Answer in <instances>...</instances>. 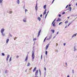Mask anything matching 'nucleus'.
Wrapping results in <instances>:
<instances>
[{"mask_svg": "<svg viewBox=\"0 0 77 77\" xmlns=\"http://www.w3.org/2000/svg\"><path fill=\"white\" fill-rule=\"evenodd\" d=\"M49 45H50L49 44H48L46 46L45 49L46 50H47V49H48V46H49Z\"/></svg>", "mask_w": 77, "mask_h": 77, "instance_id": "3", "label": "nucleus"}, {"mask_svg": "<svg viewBox=\"0 0 77 77\" xmlns=\"http://www.w3.org/2000/svg\"><path fill=\"white\" fill-rule=\"evenodd\" d=\"M28 55H27L26 57V58L25 59V61H27V60H28Z\"/></svg>", "mask_w": 77, "mask_h": 77, "instance_id": "11", "label": "nucleus"}, {"mask_svg": "<svg viewBox=\"0 0 77 77\" xmlns=\"http://www.w3.org/2000/svg\"><path fill=\"white\" fill-rule=\"evenodd\" d=\"M0 4L1 6L3 5V0H0Z\"/></svg>", "mask_w": 77, "mask_h": 77, "instance_id": "5", "label": "nucleus"}, {"mask_svg": "<svg viewBox=\"0 0 77 77\" xmlns=\"http://www.w3.org/2000/svg\"><path fill=\"white\" fill-rule=\"evenodd\" d=\"M41 30L40 29L38 32V37H39V36L40 35V33H41Z\"/></svg>", "mask_w": 77, "mask_h": 77, "instance_id": "7", "label": "nucleus"}, {"mask_svg": "<svg viewBox=\"0 0 77 77\" xmlns=\"http://www.w3.org/2000/svg\"><path fill=\"white\" fill-rule=\"evenodd\" d=\"M68 23V21H66L65 22V24H67V23Z\"/></svg>", "mask_w": 77, "mask_h": 77, "instance_id": "31", "label": "nucleus"}, {"mask_svg": "<svg viewBox=\"0 0 77 77\" xmlns=\"http://www.w3.org/2000/svg\"><path fill=\"white\" fill-rule=\"evenodd\" d=\"M66 64V66H68V65L67 64V63H65Z\"/></svg>", "mask_w": 77, "mask_h": 77, "instance_id": "40", "label": "nucleus"}, {"mask_svg": "<svg viewBox=\"0 0 77 77\" xmlns=\"http://www.w3.org/2000/svg\"><path fill=\"white\" fill-rule=\"evenodd\" d=\"M16 39H17V37H15V38H14V40H16Z\"/></svg>", "mask_w": 77, "mask_h": 77, "instance_id": "48", "label": "nucleus"}, {"mask_svg": "<svg viewBox=\"0 0 77 77\" xmlns=\"http://www.w3.org/2000/svg\"><path fill=\"white\" fill-rule=\"evenodd\" d=\"M4 31H5V29H1V33H4Z\"/></svg>", "mask_w": 77, "mask_h": 77, "instance_id": "6", "label": "nucleus"}, {"mask_svg": "<svg viewBox=\"0 0 77 77\" xmlns=\"http://www.w3.org/2000/svg\"><path fill=\"white\" fill-rule=\"evenodd\" d=\"M35 7H38V3L37 2V3L36 4V5H35Z\"/></svg>", "mask_w": 77, "mask_h": 77, "instance_id": "37", "label": "nucleus"}, {"mask_svg": "<svg viewBox=\"0 0 77 77\" xmlns=\"http://www.w3.org/2000/svg\"><path fill=\"white\" fill-rule=\"evenodd\" d=\"M47 6V5H45L44 6L43 8H44V9H46V7Z\"/></svg>", "mask_w": 77, "mask_h": 77, "instance_id": "22", "label": "nucleus"}, {"mask_svg": "<svg viewBox=\"0 0 77 77\" xmlns=\"http://www.w3.org/2000/svg\"><path fill=\"white\" fill-rule=\"evenodd\" d=\"M69 11H71V7H70L69 8Z\"/></svg>", "mask_w": 77, "mask_h": 77, "instance_id": "32", "label": "nucleus"}, {"mask_svg": "<svg viewBox=\"0 0 77 77\" xmlns=\"http://www.w3.org/2000/svg\"><path fill=\"white\" fill-rule=\"evenodd\" d=\"M47 37H46L45 38L44 40V42H45V40H46V39H47Z\"/></svg>", "mask_w": 77, "mask_h": 77, "instance_id": "28", "label": "nucleus"}, {"mask_svg": "<svg viewBox=\"0 0 77 77\" xmlns=\"http://www.w3.org/2000/svg\"><path fill=\"white\" fill-rule=\"evenodd\" d=\"M77 50V49L75 48V47H74V51H76V50Z\"/></svg>", "mask_w": 77, "mask_h": 77, "instance_id": "23", "label": "nucleus"}, {"mask_svg": "<svg viewBox=\"0 0 77 77\" xmlns=\"http://www.w3.org/2000/svg\"><path fill=\"white\" fill-rule=\"evenodd\" d=\"M38 70H37L35 72V76H37V75H38Z\"/></svg>", "mask_w": 77, "mask_h": 77, "instance_id": "4", "label": "nucleus"}, {"mask_svg": "<svg viewBox=\"0 0 77 77\" xmlns=\"http://www.w3.org/2000/svg\"><path fill=\"white\" fill-rule=\"evenodd\" d=\"M40 17H42V14H41L40 15Z\"/></svg>", "mask_w": 77, "mask_h": 77, "instance_id": "47", "label": "nucleus"}, {"mask_svg": "<svg viewBox=\"0 0 77 77\" xmlns=\"http://www.w3.org/2000/svg\"><path fill=\"white\" fill-rule=\"evenodd\" d=\"M72 73L73 74H74V70H72Z\"/></svg>", "mask_w": 77, "mask_h": 77, "instance_id": "49", "label": "nucleus"}, {"mask_svg": "<svg viewBox=\"0 0 77 77\" xmlns=\"http://www.w3.org/2000/svg\"><path fill=\"white\" fill-rule=\"evenodd\" d=\"M9 35H10V36H11V37H12V35H11V34H10V33L9 34Z\"/></svg>", "mask_w": 77, "mask_h": 77, "instance_id": "41", "label": "nucleus"}, {"mask_svg": "<svg viewBox=\"0 0 77 77\" xmlns=\"http://www.w3.org/2000/svg\"><path fill=\"white\" fill-rule=\"evenodd\" d=\"M9 13V14H12V11H10Z\"/></svg>", "mask_w": 77, "mask_h": 77, "instance_id": "26", "label": "nucleus"}, {"mask_svg": "<svg viewBox=\"0 0 77 77\" xmlns=\"http://www.w3.org/2000/svg\"><path fill=\"white\" fill-rule=\"evenodd\" d=\"M32 61H34V59H35V53L33 51H32Z\"/></svg>", "mask_w": 77, "mask_h": 77, "instance_id": "1", "label": "nucleus"}, {"mask_svg": "<svg viewBox=\"0 0 77 77\" xmlns=\"http://www.w3.org/2000/svg\"><path fill=\"white\" fill-rule=\"evenodd\" d=\"M9 58V55H8L7 57V61L8 60V59Z\"/></svg>", "mask_w": 77, "mask_h": 77, "instance_id": "12", "label": "nucleus"}, {"mask_svg": "<svg viewBox=\"0 0 77 77\" xmlns=\"http://www.w3.org/2000/svg\"><path fill=\"white\" fill-rule=\"evenodd\" d=\"M12 60V57H10V58L9 60V62H11Z\"/></svg>", "mask_w": 77, "mask_h": 77, "instance_id": "25", "label": "nucleus"}, {"mask_svg": "<svg viewBox=\"0 0 77 77\" xmlns=\"http://www.w3.org/2000/svg\"><path fill=\"white\" fill-rule=\"evenodd\" d=\"M46 17H47V16H45V18H46Z\"/></svg>", "mask_w": 77, "mask_h": 77, "instance_id": "63", "label": "nucleus"}, {"mask_svg": "<svg viewBox=\"0 0 77 77\" xmlns=\"http://www.w3.org/2000/svg\"><path fill=\"white\" fill-rule=\"evenodd\" d=\"M62 22H61L59 24V25H60V24H62Z\"/></svg>", "mask_w": 77, "mask_h": 77, "instance_id": "39", "label": "nucleus"}, {"mask_svg": "<svg viewBox=\"0 0 77 77\" xmlns=\"http://www.w3.org/2000/svg\"><path fill=\"white\" fill-rule=\"evenodd\" d=\"M76 35H77V33L73 35L72 36V38H74V37L76 36Z\"/></svg>", "mask_w": 77, "mask_h": 77, "instance_id": "8", "label": "nucleus"}, {"mask_svg": "<svg viewBox=\"0 0 77 77\" xmlns=\"http://www.w3.org/2000/svg\"><path fill=\"white\" fill-rule=\"evenodd\" d=\"M58 16H59V17H61V14H59Z\"/></svg>", "mask_w": 77, "mask_h": 77, "instance_id": "42", "label": "nucleus"}, {"mask_svg": "<svg viewBox=\"0 0 77 77\" xmlns=\"http://www.w3.org/2000/svg\"><path fill=\"white\" fill-rule=\"evenodd\" d=\"M56 45H58V44H57V43H56Z\"/></svg>", "mask_w": 77, "mask_h": 77, "instance_id": "62", "label": "nucleus"}, {"mask_svg": "<svg viewBox=\"0 0 77 77\" xmlns=\"http://www.w3.org/2000/svg\"><path fill=\"white\" fill-rule=\"evenodd\" d=\"M2 56H5V54H4V53H2Z\"/></svg>", "mask_w": 77, "mask_h": 77, "instance_id": "33", "label": "nucleus"}, {"mask_svg": "<svg viewBox=\"0 0 77 77\" xmlns=\"http://www.w3.org/2000/svg\"><path fill=\"white\" fill-rule=\"evenodd\" d=\"M2 34V36H5V33H3V32H2V33H1Z\"/></svg>", "mask_w": 77, "mask_h": 77, "instance_id": "27", "label": "nucleus"}, {"mask_svg": "<svg viewBox=\"0 0 77 77\" xmlns=\"http://www.w3.org/2000/svg\"><path fill=\"white\" fill-rule=\"evenodd\" d=\"M36 38H35L33 39V41H36Z\"/></svg>", "mask_w": 77, "mask_h": 77, "instance_id": "34", "label": "nucleus"}, {"mask_svg": "<svg viewBox=\"0 0 77 77\" xmlns=\"http://www.w3.org/2000/svg\"><path fill=\"white\" fill-rule=\"evenodd\" d=\"M71 23H72V22H70V23H69L68 26H68H69V25H70V24H71Z\"/></svg>", "mask_w": 77, "mask_h": 77, "instance_id": "30", "label": "nucleus"}, {"mask_svg": "<svg viewBox=\"0 0 77 77\" xmlns=\"http://www.w3.org/2000/svg\"><path fill=\"white\" fill-rule=\"evenodd\" d=\"M56 19H55L52 23V25H53L52 26L53 27H55V26H56V25H55V23H56V22H54V21H56Z\"/></svg>", "mask_w": 77, "mask_h": 77, "instance_id": "2", "label": "nucleus"}, {"mask_svg": "<svg viewBox=\"0 0 77 77\" xmlns=\"http://www.w3.org/2000/svg\"><path fill=\"white\" fill-rule=\"evenodd\" d=\"M67 18L68 19H69V17H68Z\"/></svg>", "mask_w": 77, "mask_h": 77, "instance_id": "58", "label": "nucleus"}, {"mask_svg": "<svg viewBox=\"0 0 77 77\" xmlns=\"http://www.w3.org/2000/svg\"><path fill=\"white\" fill-rule=\"evenodd\" d=\"M28 11V10L27 9H25V13H26V12H27Z\"/></svg>", "mask_w": 77, "mask_h": 77, "instance_id": "29", "label": "nucleus"}, {"mask_svg": "<svg viewBox=\"0 0 77 77\" xmlns=\"http://www.w3.org/2000/svg\"><path fill=\"white\" fill-rule=\"evenodd\" d=\"M30 63H28L27 65V66H30Z\"/></svg>", "mask_w": 77, "mask_h": 77, "instance_id": "24", "label": "nucleus"}, {"mask_svg": "<svg viewBox=\"0 0 77 77\" xmlns=\"http://www.w3.org/2000/svg\"><path fill=\"white\" fill-rule=\"evenodd\" d=\"M65 14V12H64L62 13V14H63H63Z\"/></svg>", "mask_w": 77, "mask_h": 77, "instance_id": "43", "label": "nucleus"}, {"mask_svg": "<svg viewBox=\"0 0 77 77\" xmlns=\"http://www.w3.org/2000/svg\"><path fill=\"white\" fill-rule=\"evenodd\" d=\"M45 73H46V72H45V76H44V77H45Z\"/></svg>", "mask_w": 77, "mask_h": 77, "instance_id": "53", "label": "nucleus"}, {"mask_svg": "<svg viewBox=\"0 0 77 77\" xmlns=\"http://www.w3.org/2000/svg\"><path fill=\"white\" fill-rule=\"evenodd\" d=\"M26 18H24L23 19V22H24V23H26V22L27 21H26Z\"/></svg>", "mask_w": 77, "mask_h": 77, "instance_id": "9", "label": "nucleus"}, {"mask_svg": "<svg viewBox=\"0 0 77 77\" xmlns=\"http://www.w3.org/2000/svg\"><path fill=\"white\" fill-rule=\"evenodd\" d=\"M42 55H41V59H42Z\"/></svg>", "mask_w": 77, "mask_h": 77, "instance_id": "45", "label": "nucleus"}, {"mask_svg": "<svg viewBox=\"0 0 77 77\" xmlns=\"http://www.w3.org/2000/svg\"><path fill=\"white\" fill-rule=\"evenodd\" d=\"M67 77H69V75H68L67 76Z\"/></svg>", "mask_w": 77, "mask_h": 77, "instance_id": "57", "label": "nucleus"}, {"mask_svg": "<svg viewBox=\"0 0 77 77\" xmlns=\"http://www.w3.org/2000/svg\"><path fill=\"white\" fill-rule=\"evenodd\" d=\"M8 71L7 70H6L5 71V74H6L8 73Z\"/></svg>", "mask_w": 77, "mask_h": 77, "instance_id": "17", "label": "nucleus"}, {"mask_svg": "<svg viewBox=\"0 0 77 77\" xmlns=\"http://www.w3.org/2000/svg\"><path fill=\"white\" fill-rule=\"evenodd\" d=\"M38 20H39V21H41V18H40V17H38Z\"/></svg>", "mask_w": 77, "mask_h": 77, "instance_id": "18", "label": "nucleus"}, {"mask_svg": "<svg viewBox=\"0 0 77 77\" xmlns=\"http://www.w3.org/2000/svg\"><path fill=\"white\" fill-rule=\"evenodd\" d=\"M39 71L40 73V75H41V70H40V69H39Z\"/></svg>", "mask_w": 77, "mask_h": 77, "instance_id": "21", "label": "nucleus"}, {"mask_svg": "<svg viewBox=\"0 0 77 77\" xmlns=\"http://www.w3.org/2000/svg\"><path fill=\"white\" fill-rule=\"evenodd\" d=\"M49 12V11H48L47 12V14L48 15V13Z\"/></svg>", "mask_w": 77, "mask_h": 77, "instance_id": "50", "label": "nucleus"}, {"mask_svg": "<svg viewBox=\"0 0 77 77\" xmlns=\"http://www.w3.org/2000/svg\"><path fill=\"white\" fill-rule=\"evenodd\" d=\"M47 15H48V14H46V15H45V16H46V17H47Z\"/></svg>", "mask_w": 77, "mask_h": 77, "instance_id": "60", "label": "nucleus"}, {"mask_svg": "<svg viewBox=\"0 0 77 77\" xmlns=\"http://www.w3.org/2000/svg\"><path fill=\"white\" fill-rule=\"evenodd\" d=\"M16 2L18 5L20 4V0H17L16 1Z\"/></svg>", "mask_w": 77, "mask_h": 77, "instance_id": "10", "label": "nucleus"}, {"mask_svg": "<svg viewBox=\"0 0 77 77\" xmlns=\"http://www.w3.org/2000/svg\"><path fill=\"white\" fill-rule=\"evenodd\" d=\"M45 54H46V55H47V51H45Z\"/></svg>", "mask_w": 77, "mask_h": 77, "instance_id": "35", "label": "nucleus"}, {"mask_svg": "<svg viewBox=\"0 0 77 77\" xmlns=\"http://www.w3.org/2000/svg\"><path fill=\"white\" fill-rule=\"evenodd\" d=\"M51 32H52L53 33H54V30H51Z\"/></svg>", "mask_w": 77, "mask_h": 77, "instance_id": "20", "label": "nucleus"}, {"mask_svg": "<svg viewBox=\"0 0 77 77\" xmlns=\"http://www.w3.org/2000/svg\"><path fill=\"white\" fill-rule=\"evenodd\" d=\"M75 5H76V6H77V2L76 3Z\"/></svg>", "mask_w": 77, "mask_h": 77, "instance_id": "56", "label": "nucleus"}, {"mask_svg": "<svg viewBox=\"0 0 77 77\" xmlns=\"http://www.w3.org/2000/svg\"><path fill=\"white\" fill-rule=\"evenodd\" d=\"M69 6H71V5H69Z\"/></svg>", "mask_w": 77, "mask_h": 77, "instance_id": "61", "label": "nucleus"}, {"mask_svg": "<svg viewBox=\"0 0 77 77\" xmlns=\"http://www.w3.org/2000/svg\"><path fill=\"white\" fill-rule=\"evenodd\" d=\"M58 33H59V32H57V35H58Z\"/></svg>", "mask_w": 77, "mask_h": 77, "instance_id": "54", "label": "nucleus"}, {"mask_svg": "<svg viewBox=\"0 0 77 77\" xmlns=\"http://www.w3.org/2000/svg\"><path fill=\"white\" fill-rule=\"evenodd\" d=\"M44 69L45 71H46V70H47L46 68H45V67H44Z\"/></svg>", "mask_w": 77, "mask_h": 77, "instance_id": "36", "label": "nucleus"}, {"mask_svg": "<svg viewBox=\"0 0 77 77\" xmlns=\"http://www.w3.org/2000/svg\"><path fill=\"white\" fill-rule=\"evenodd\" d=\"M9 39H7L6 41V43H8V42H9Z\"/></svg>", "mask_w": 77, "mask_h": 77, "instance_id": "19", "label": "nucleus"}, {"mask_svg": "<svg viewBox=\"0 0 77 77\" xmlns=\"http://www.w3.org/2000/svg\"><path fill=\"white\" fill-rule=\"evenodd\" d=\"M23 9H25V6H24L23 7Z\"/></svg>", "mask_w": 77, "mask_h": 77, "instance_id": "55", "label": "nucleus"}, {"mask_svg": "<svg viewBox=\"0 0 77 77\" xmlns=\"http://www.w3.org/2000/svg\"><path fill=\"white\" fill-rule=\"evenodd\" d=\"M35 8L36 11H38V7H35Z\"/></svg>", "mask_w": 77, "mask_h": 77, "instance_id": "16", "label": "nucleus"}, {"mask_svg": "<svg viewBox=\"0 0 77 77\" xmlns=\"http://www.w3.org/2000/svg\"><path fill=\"white\" fill-rule=\"evenodd\" d=\"M18 57H19V56H16V58H18Z\"/></svg>", "mask_w": 77, "mask_h": 77, "instance_id": "44", "label": "nucleus"}, {"mask_svg": "<svg viewBox=\"0 0 77 77\" xmlns=\"http://www.w3.org/2000/svg\"><path fill=\"white\" fill-rule=\"evenodd\" d=\"M61 21V19L60 18H59L57 20V21L58 22V21Z\"/></svg>", "mask_w": 77, "mask_h": 77, "instance_id": "13", "label": "nucleus"}, {"mask_svg": "<svg viewBox=\"0 0 77 77\" xmlns=\"http://www.w3.org/2000/svg\"><path fill=\"white\" fill-rule=\"evenodd\" d=\"M65 45H66V43H64L63 44V45L64 46H65Z\"/></svg>", "mask_w": 77, "mask_h": 77, "instance_id": "46", "label": "nucleus"}, {"mask_svg": "<svg viewBox=\"0 0 77 77\" xmlns=\"http://www.w3.org/2000/svg\"><path fill=\"white\" fill-rule=\"evenodd\" d=\"M36 67H35L34 68V69L33 70V72H35V71H36Z\"/></svg>", "mask_w": 77, "mask_h": 77, "instance_id": "15", "label": "nucleus"}, {"mask_svg": "<svg viewBox=\"0 0 77 77\" xmlns=\"http://www.w3.org/2000/svg\"><path fill=\"white\" fill-rule=\"evenodd\" d=\"M68 5H67L66 6V8H68Z\"/></svg>", "mask_w": 77, "mask_h": 77, "instance_id": "51", "label": "nucleus"}, {"mask_svg": "<svg viewBox=\"0 0 77 77\" xmlns=\"http://www.w3.org/2000/svg\"><path fill=\"white\" fill-rule=\"evenodd\" d=\"M51 37H52V36H51V35L49 37V39H50L51 38Z\"/></svg>", "mask_w": 77, "mask_h": 77, "instance_id": "38", "label": "nucleus"}, {"mask_svg": "<svg viewBox=\"0 0 77 77\" xmlns=\"http://www.w3.org/2000/svg\"><path fill=\"white\" fill-rule=\"evenodd\" d=\"M50 38H48L47 39V40H50Z\"/></svg>", "mask_w": 77, "mask_h": 77, "instance_id": "52", "label": "nucleus"}, {"mask_svg": "<svg viewBox=\"0 0 77 77\" xmlns=\"http://www.w3.org/2000/svg\"><path fill=\"white\" fill-rule=\"evenodd\" d=\"M55 38V36L53 37V38Z\"/></svg>", "mask_w": 77, "mask_h": 77, "instance_id": "64", "label": "nucleus"}, {"mask_svg": "<svg viewBox=\"0 0 77 77\" xmlns=\"http://www.w3.org/2000/svg\"><path fill=\"white\" fill-rule=\"evenodd\" d=\"M47 11V9H45V11L43 13V15H45V14H46V11Z\"/></svg>", "mask_w": 77, "mask_h": 77, "instance_id": "14", "label": "nucleus"}, {"mask_svg": "<svg viewBox=\"0 0 77 77\" xmlns=\"http://www.w3.org/2000/svg\"><path fill=\"white\" fill-rule=\"evenodd\" d=\"M54 3V1H53L52 2V3Z\"/></svg>", "mask_w": 77, "mask_h": 77, "instance_id": "59", "label": "nucleus"}]
</instances>
